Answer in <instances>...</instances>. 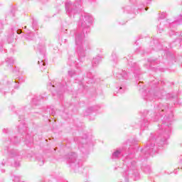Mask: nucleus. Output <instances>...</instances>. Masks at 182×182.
<instances>
[{
	"label": "nucleus",
	"instance_id": "1",
	"mask_svg": "<svg viewBox=\"0 0 182 182\" xmlns=\"http://www.w3.org/2000/svg\"><path fill=\"white\" fill-rule=\"evenodd\" d=\"M80 23L82 28H87L89 24L92 23V17L85 16L82 20H80Z\"/></svg>",
	"mask_w": 182,
	"mask_h": 182
},
{
	"label": "nucleus",
	"instance_id": "2",
	"mask_svg": "<svg viewBox=\"0 0 182 182\" xmlns=\"http://www.w3.org/2000/svg\"><path fill=\"white\" fill-rule=\"evenodd\" d=\"M83 38H85V34L83 33H81L80 34H77L75 36V43L76 45H82L83 43Z\"/></svg>",
	"mask_w": 182,
	"mask_h": 182
},
{
	"label": "nucleus",
	"instance_id": "3",
	"mask_svg": "<svg viewBox=\"0 0 182 182\" xmlns=\"http://www.w3.org/2000/svg\"><path fill=\"white\" fill-rule=\"evenodd\" d=\"M76 161V154L72 153L71 154L68 155V163L72 164V163H75Z\"/></svg>",
	"mask_w": 182,
	"mask_h": 182
},
{
	"label": "nucleus",
	"instance_id": "4",
	"mask_svg": "<svg viewBox=\"0 0 182 182\" xmlns=\"http://www.w3.org/2000/svg\"><path fill=\"white\" fill-rule=\"evenodd\" d=\"M38 65L41 69V70H45L46 69V63L43 60H38Z\"/></svg>",
	"mask_w": 182,
	"mask_h": 182
},
{
	"label": "nucleus",
	"instance_id": "5",
	"mask_svg": "<svg viewBox=\"0 0 182 182\" xmlns=\"http://www.w3.org/2000/svg\"><path fill=\"white\" fill-rule=\"evenodd\" d=\"M37 48L38 49L41 53H42V52H45V49H46L45 43L43 42L40 43Z\"/></svg>",
	"mask_w": 182,
	"mask_h": 182
},
{
	"label": "nucleus",
	"instance_id": "6",
	"mask_svg": "<svg viewBox=\"0 0 182 182\" xmlns=\"http://www.w3.org/2000/svg\"><path fill=\"white\" fill-rule=\"evenodd\" d=\"M100 60H102V57H96L92 60V66H96L97 65H99L100 63Z\"/></svg>",
	"mask_w": 182,
	"mask_h": 182
},
{
	"label": "nucleus",
	"instance_id": "7",
	"mask_svg": "<svg viewBox=\"0 0 182 182\" xmlns=\"http://www.w3.org/2000/svg\"><path fill=\"white\" fill-rule=\"evenodd\" d=\"M117 79L120 80V79H126L127 77V74L126 73V71H122V74H119L117 76Z\"/></svg>",
	"mask_w": 182,
	"mask_h": 182
},
{
	"label": "nucleus",
	"instance_id": "8",
	"mask_svg": "<svg viewBox=\"0 0 182 182\" xmlns=\"http://www.w3.org/2000/svg\"><path fill=\"white\" fill-rule=\"evenodd\" d=\"M72 5V3L70 2H66L65 3V9L68 11V12H73V10H69L70 6Z\"/></svg>",
	"mask_w": 182,
	"mask_h": 182
},
{
	"label": "nucleus",
	"instance_id": "9",
	"mask_svg": "<svg viewBox=\"0 0 182 182\" xmlns=\"http://www.w3.org/2000/svg\"><path fill=\"white\" fill-rule=\"evenodd\" d=\"M120 156V151H116L112 154V159H117Z\"/></svg>",
	"mask_w": 182,
	"mask_h": 182
},
{
	"label": "nucleus",
	"instance_id": "10",
	"mask_svg": "<svg viewBox=\"0 0 182 182\" xmlns=\"http://www.w3.org/2000/svg\"><path fill=\"white\" fill-rule=\"evenodd\" d=\"M13 181H14V182H21L20 178L18 176H14V178L13 179Z\"/></svg>",
	"mask_w": 182,
	"mask_h": 182
},
{
	"label": "nucleus",
	"instance_id": "11",
	"mask_svg": "<svg viewBox=\"0 0 182 182\" xmlns=\"http://www.w3.org/2000/svg\"><path fill=\"white\" fill-rule=\"evenodd\" d=\"M68 75H69V76H70V77H72V76H73L75 75V72L74 71H68Z\"/></svg>",
	"mask_w": 182,
	"mask_h": 182
},
{
	"label": "nucleus",
	"instance_id": "12",
	"mask_svg": "<svg viewBox=\"0 0 182 182\" xmlns=\"http://www.w3.org/2000/svg\"><path fill=\"white\" fill-rule=\"evenodd\" d=\"M11 60V63H14V60L12 58H7L6 62H9Z\"/></svg>",
	"mask_w": 182,
	"mask_h": 182
},
{
	"label": "nucleus",
	"instance_id": "13",
	"mask_svg": "<svg viewBox=\"0 0 182 182\" xmlns=\"http://www.w3.org/2000/svg\"><path fill=\"white\" fill-rule=\"evenodd\" d=\"M38 164L40 166H43V160L39 161Z\"/></svg>",
	"mask_w": 182,
	"mask_h": 182
},
{
	"label": "nucleus",
	"instance_id": "14",
	"mask_svg": "<svg viewBox=\"0 0 182 182\" xmlns=\"http://www.w3.org/2000/svg\"><path fill=\"white\" fill-rule=\"evenodd\" d=\"M17 33H18V35L21 34V33H22V31L18 30V31H17Z\"/></svg>",
	"mask_w": 182,
	"mask_h": 182
},
{
	"label": "nucleus",
	"instance_id": "15",
	"mask_svg": "<svg viewBox=\"0 0 182 182\" xmlns=\"http://www.w3.org/2000/svg\"><path fill=\"white\" fill-rule=\"evenodd\" d=\"M10 156H11V157H15V155H14V154L11 153V155H10Z\"/></svg>",
	"mask_w": 182,
	"mask_h": 182
},
{
	"label": "nucleus",
	"instance_id": "16",
	"mask_svg": "<svg viewBox=\"0 0 182 182\" xmlns=\"http://www.w3.org/2000/svg\"><path fill=\"white\" fill-rule=\"evenodd\" d=\"M176 22H177L178 23H180V21H178V20H177Z\"/></svg>",
	"mask_w": 182,
	"mask_h": 182
},
{
	"label": "nucleus",
	"instance_id": "17",
	"mask_svg": "<svg viewBox=\"0 0 182 182\" xmlns=\"http://www.w3.org/2000/svg\"><path fill=\"white\" fill-rule=\"evenodd\" d=\"M164 18H165V16H164V17H161V19H164Z\"/></svg>",
	"mask_w": 182,
	"mask_h": 182
},
{
	"label": "nucleus",
	"instance_id": "18",
	"mask_svg": "<svg viewBox=\"0 0 182 182\" xmlns=\"http://www.w3.org/2000/svg\"><path fill=\"white\" fill-rule=\"evenodd\" d=\"M122 90V87L119 88V90Z\"/></svg>",
	"mask_w": 182,
	"mask_h": 182
}]
</instances>
